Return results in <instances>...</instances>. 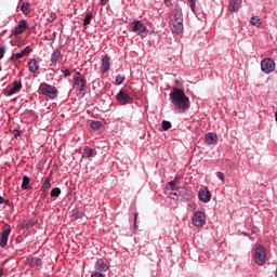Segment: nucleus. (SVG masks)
<instances>
[{
    "label": "nucleus",
    "instance_id": "1",
    "mask_svg": "<svg viewBox=\"0 0 277 277\" xmlns=\"http://www.w3.org/2000/svg\"><path fill=\"white\" fill-rule=\"evenodd\" d=\"M170 100L175 107H179V109H182L183 111H185V109H189V97L185 95V91L174 88L170 93Z\"/></svg>",
    "mask_w": 277,
    "mask_h": 277
},
{
    "label": "nucleus",
    "instance_id": "2",
    "mask_svg": "<svg viewBox=\"0 0 277 277\" xmlns=\"http://www.w3.org/2000/svg\"><path fill=\"white\" fill-rule=\"evenodd\" d=\"M169 27L172 34H182L183 31V12L174 10L170 15Z\"/></svg>",
    "mask_w": 277,
    "mask_h": 277
},
{
    "label": "nucleus",
    "instance_id": "3",
    "mask_svg": "<svg viewBox=\"0 0 277 277\" xmlns=\"http://www.w3.org/2000/svg\"><path fill=\"white\" fill-rule=\"evenodd\" d=\"M253 259L256 263V265H265V262L267 261V250L263 246H258L254 251Z\"/></svg>",
    "mask_w": 277,
    "mask_h": 277
},
{
    "label": "nucleus",
    "instance_id": "4",
    "mask_svg": "<svg viewBox=\"0 0 277 277\" xmlns=\"http://www.w3.org/2000/svg\"><path fill=\"white\" fill-rule=\"evenodd\" d=\"M261 70L262 72H265V75H269V72L276 70V63L272 58H264L261 62Z\"/></svg>",
    "mask_w": 277,
    "mask_h": 277
},
{
    "label": "nucleus",
    "instance_id": "5",
    "mask_svg": "<svg viewBox=\"0 0 277 277\" xmlns=\"http://www.w3.org/2000/svg\"><path fill=\"white\" fill-rule=\"evenodd\" d=\"M132 31L134 34H138L140 36H144V34H148V28L142 23V21H133L131 24Z\"/></svg>",
    "mask_w": 277,
    "mask_h": 277
},
{
    "label": "nucleus",
    "instance_id": "6",
    "mask_svg": "<svg viewBox=\"0 0 277 277\" xmlns=\"http://www.w3.org/2000/svg\"><path fill=\"white\" fill-rule=\"evenodd\" d=\"M11 233H12V227L9 224L3 225L2 232L0 235V247L1 248H5V246H8V238L10 237Z\"/></svg>",
    "mask_w": 277,
    "mask_h": 277
},
{
    "label": "nucleus",
    "instance_id": "7",
    "mask_svg": "<svg viewBox=\"0 0 277 277\" xmlns=\"http://www.w3.org/2000/svg\"><path fill=\"white\" fill-rule=\"evenodd\" d=\"M193 224L197 227L205 226L207 224V217L205 216V212H195L193 215Z\"/></svg>",
    "mask_w": 277,
    "mask_h": 277
},
{
    "label": "nucleus",
    "instance_id": "8",
    "mask_svg": "<svg viewBox=\"0 0 277 277\" xmlns=\"http://www.w3.org/2000/svg\"><path fill=\"white\" fill-rule=\"evenodd\" d=\"M40 90L41 93L49 98H55L57 96V89H55V87H52L51 84H43L41 85Z\"/></svg>",
    "mask_w": 277,
    "mask_h": 277
},
{
    "label": "nucleus",
    "instance_id": "9",
    "mask_svg": "<svg viewBox=\"0 0 277 277\" xmlns=\"http://www.w3.org/2000/svg\"><path fill=\"white\" fill-rule=\"evenodd\" d=\"M117 101L120 103V105H127L133 102V96H131L129 92L121 90L117 94Z\"/></svg>",
    "mask_w": 277,
    "mask_h": 277
},
{
    "label": "nucleus",
    "instance_id": "10",
    "mask_svg": "<svg viewBox=\"0 0 277 277\" xmlns=\"http://www.w3.org/2000/svg\"><path fill=\"white\" fill-rule=\"evenodd\" d=\"M23 90V83L21 81H14L12 87H9L4 92L5 96H12L16 94V92H21Z\"/></svg>",
    "mask_w": 277,
    "mask_h": 277
},
{
    "label": "nucleus",
    "instance_id": "11",
    "mask_svg": "<svg viewBox=\"0 0 277 277\" xmlns=\"http://www.w3.org/2000/svg\"><path fill=\"white\" fill-rule=\"evenodd\" d=\"M174 196H177V198H181L182 200H189V198H192V192L187 190L186 188L180 187L176 188V193H174Z\"/></svg>",
    "mask_w": 277,
    "mask_h": 277
},
{
    "label": "nucleus",
    "instance_id": "12",
    "mask_svg": "<svg viewBox=\"0 0 277 277\" xmlns=\"http://www.w3.org/2000/svg\"><path fill=\"white\" fill-rule=\"evenodd\" d=\"M198 198L199 200H201V202H209L211 200V192L209 190V188L208 187L201 188L199 190Z\"/></svg>",
    "mask_w": 277,
    "mask_h": 277
},
{
    "label": "nucleus",
    "instance_id": "13",
    "mask_svg": "<svg viewBox=\"0 0 277 277\" xmlns=\"http://www.w3.org/2000/svg\"><path fill=\"white\" fill-rule=\"evenodd\" d=\"M27 31V22L25 19L19 21L18 25L14 28V36H21V34H25Z\"/></svg>",
    "mask_w": 277,
    "mask_h": 277
},
{
    "label": "nucleus",
    "instance_id": "14",
    "mask_svg": "<svg viewBox=\"0 0 277 277\" xmlns=\"http://www.w3.org/2000/svg\"><path fill=\"white\" fill-rule=\"evenodd\" d=\"M26 265L29 267H42V260L37 256L28 258L26 260Z\"/></svg>",
    "mask_w": 277,
    "mask_h": 277
},
{
    "label": "nucleus",
    "instance_id": "15",
    "mask_svg": "<svg viewBox=\"0 0 277 277\" xmlns=\"http://www.w3.org/2000/svg\"><path fill=\"white\" fill-rule=\"evenodd\" d=\"M205 140L207 142V144L213 145V144H217V134L213 133V132H209L205 135Z\"/></svg>",
    "mask_w": 277,
    "mask_h": 277
},
{
    "label": "nucleus",
    "instance_id": "16",
    "mask_svg": "<svg viewBox=\"0 0 277 277\" xmlns=\"http://www.w3.org/2000/svg\"><path fill=\"white\" fill-rule=\"evenodd\" d=\"M60 60H62V51L55 50L51 55V65L57 66V62H60Z\"/></svg>",
    "mask_w": 277,
    "mask_h": 277
},
{
    "label": "nucleus",
    "instance_id": "17",
    "mask_svg": "<svg viewBox=\"0 0 277 277\" xmlns=\"http://www.w3.org/2000/svg\"><path fill=\"white\" fill-rule=\"evenodd\" d=\"M28 69L29 72L36 74L40 69V65H38V61L36 58H32L28 62Z\"/></svg>",
    "mask_w": 277,
    "mask_h": 277
},
{
    "label": "nucleus",
    "instance_id": "18",
    "mask_svg": "<svg viewBox=\"0 0 277 277\" xmlns=\"http://www.w3.org/2000/svg\"><path fill=\"white\" fill-rule=\"evenodd\" d=\"M110 67H111L110 58L109 56L106 55L102 58V72H107Z\"/></svg>",
    "mask_w": 277,
    "mask_h": 277
},
{
    "label": "nucleus",
    "instance_id": "19",
    "mask_svg": "<svg viewBox=\"0 0 277 277\" xmlns=\"http://www.w3.org/2000/svg\"><path fill=\"white\" fill-rule=\"evenodd\" d=\"M241 8V0H229V12H237Z\"/></svg>",
    "mask_w": 277,
    "mask_h": 277
},
{
    "label": "nucleus",
    "instance_id": "20",
    "mask_svg": "<svg viewBox=\"0 0 277 277\" xmlns=\"http://www.w3.org/2000/svg\"><path fill=\"white\" fill-rule=\"evenodd\" d=\"M95 269L97 272H107L109 269V264L105 263L103 260L96 262Z\"/></svg>",
    "mask_w": 277,
    "mask_h": 277
},
{
    "label": "nucleus",
    "instance_id": "21",
    "mask_svg": "<svg viewBox=\"0 0 277 277\" xmlns=\"http://www.w3.org/2000/svg\"><path fill=\"white\" fill-rule=\"evenodd\" d=\"M83 78L81 77V72H76V75L74 76V83L75 85L79 87L81 85V83H83Z\"/></svg>",
    "mask_w": 277,
    "mask_h": 277
},
{
    "label": "nucleus",
    "instance_id": "22",
    "mask_svg": "<svg viewBox=\"0 0 277 277\" xmlns=\"http://www.w3.org/2000/svg\"><path fill=\"white\" fill-rule=\"evenodd\" d=\"M30 6H31V4L29 2H23L22 3L21 10H22V12L25 16H27L29 14V8Z\"/></svg>",
    "mask_w": 277,
    "mask_h": 277
},
{
    "label": "nucleus",
    "instance_id": "23",
    "mask_svg": "<svg viewBox=\"0 0 277 277\" xmlns=\"http://www.w3.org/2000/svg\"><path fill=\"white\" fill-rule=\"evenodd\" d=\"M92 18H94V14L92 12H88L83 19V25L87 27V25H90L92 23Z\"/></svg>",
    "mask_w": 277,
    "mask_h": 277
},
{
    "label": "nucleus",
    "instance_id": "24",
    "mask_svg": "<svg viewBox=\"0 0 277 277\" xmlns=\"http://www.w3.org/2000/svg\"><path fill=\"white\" fill-rule=\"evenodd\" d=\"M250 23L251 25H253V27H261V25H263V22L260 19L259 16L251 17Z\"/></svg>",
    "mask_w": 277,
    "mask_h": 277
},
{
    "label": "nucleus",
    "instance_id": "25",
    "mask_svg": "<svg viewBox=\"0 0 277 277\" xmlns=\"http://www.w3.org/2000/svg\"><path fill=\"white\" fill-rule=\"evenodd\" d=\"M30 181H31V179H29V176L24 175L23 176V182H22V189H29Z\"/></svg>",
    "mask_w": 277,
    "mask_h": 277
},
{
    "label": "nucleus",
    "instance_id": "26",
    "mask_svg": "<svg viewBox=\"0 0 277 277\" xmlns=\"http://www.w3.org/2000/svg\"><path fill=\"white\" fill-rule=\"evenodd\" d=\"M92 155H94V149L90 147H85L83 150L82 157L88 158V157H92Z\"/></svg>",
    "mask_w": 277,
    "mask_h": 277
},
{
    "label": "nucleus",
    "instance_id": "27",
    "mask_svg": "<svg viewBox=\"0 0 277 277\" xmlns=\"http://www.w3.org/2000/svg\"><path fill=\"white\" fill-rule=\"evenodd\" d=\"M60 194H62V189L58 187L53 188L50 193L52 198H58Z\"/></svg>",
    "mask_w": 277,
    "mask_h": 277
},
{
    "label": "nucleus",
    "instance_id": "28",
    "mask_svg": "<svg viewBox=\"0 0 277 277\" xmlns=\"http://www.w3.org/2000/svg\"><path fill=\"white\" fill-rule=\"evenodd\" d=\"M103 127V123L101 121H92L91 122V129H94V131H98Z\"/></svg>",
    "mask_w": 277,
    "mask_h": 277
},
{
    "label": "nucleus",
    "instance_id": "29",
    "mask_svg": "<svg viewBox=\"0 0 277 277\" xmlns=\"http://www.w3.org/2000/svg\"><path fill=\"white\" fill-rule=\"evenodd\" d=\"M50 187H51V177H47L43 182L42 189L47 190V189H50Z\"/></svg>",
    "mask_w": 277,
    "mask_h": 277
},
{
    "label": "nucleus",
    "instance_id": "30",
    "mask_svg": "<svg viewBox=\"0 0 277 277\" xmlns=\"http://www.w3.org/2000/svg\"><path fill=\"white\" fill-rule=\"evenodd\" d=\"M163 131H169V129H172V123L170 121L163 120L161 122Z\"/></svg>",
    "mask_w": 277,
    "mask_h": 277
},
{
    "label": "nucleus",
    "instance_id": "31",
    "mask_svg": "<svg viewBox=\"0 0 277 277\" xmlns=\"http://www.w3.org/2000/svg\"><path fill=\"white\" fill-rule=\"evenodd\" d=\"M23 52H21V53H17V54H13L12 56H11V62H16V60H23Z\"/></svg>",
    "mask_w": 277,
    "mask_h": 277
},
{
    "label": "nucleus",
    "instance_id": "32",
    "mask_svg": "<svg viewBox=\"0 0 277 277\" xmlns=\"http://www.w3.org/2000/svg\"><path fill=\"white\" fill-rule=\"evenodd\" d=\"M116 83H117V85H122V83H124V76L118 75L116 77Z\"/></svg>",
    "mask_w": 277,
    "mask_h": 277
},
{
    "label": "nucleus",
    "instance_id": "33",
    "mask_svg": "<svg viewBox=\"0 0 277 277\" xmlns=\"http://www.w3.org/2000/svg\"><path fill=\"white\" fill-rule=\"evenodd\" d=\"M31 53V48L30 47H26L23 51H22V55L25 57V55H29Z\"/></svg>",
    "mask_w": 277,
    "mask_h": 277
},
{
    "label": "nucleus",
    "instance_id": "34",
    "mask_svg": "<svg viewBox=\"0 0 277 277\" xmlns=\"http://www.w3.org/2000/svg\"><path fill=\"white\" fill-rule=\"evenodd\" d=\"M31 53V48L30 47H26L23 51H22V55L25 57V55H29Z\"/></svg>",
    "mask_w": 277,
    "mask_h": 277
},
{
    "label": "nucleus",
    "instance_id": "35",
    "mask_svg": "<svg viewBox=\"0 0 277 277\" xmlns=\"http://www.w3.org/2000/svg\"><path fill=\"white\" fill-rule=\"evenodd\" d=\"M168 185H169L170 189L172 192H174L176 189L177 184H176V181H171V182L168 183Z\"/></svg>",
    "mask_w": 277,
    "mask_h": 277
},
{
    "label": "nucleus",
    "instance_id": "36",
    "mask_svg": "<svg viewBox=\"0 0 277 277\" xmlns=\"http://www.w3.org/2000/svg\"><path fill=\"white\" fill-rule=\"evenodd\" d=\"M190 4V9L193 10L194 14H196V0H188Z\"/></svg>",
    "mask_w": 277,
    "mask_h": 277
},
{
    "label": "nucleus",
    "instance_id": "37",
    "mask_svg": "<svg viewBox=\"0 0 277 277\" xmlns=\"http://www.w3.org/2000/svg\"><path fill=\"white\" fill-rule=\"evenodd\" d=\"M79 94L85 92V82H81V85H78Z\"/></svg>",
    "mask_w": 277,
    "mask_h": 277
},
{
    "label": "nucleus",
    "instance_id": "38",
    "mask_svg": "<svg viewBox=\"0 0 277 277\" xmlns=\"http://www.w3.org/2000/svg\"><path fill=\"white\" fill-rule=\"evenodd\" d=\"M4 56H5V48L0 47V60H3Z\"/></svg>",
    "mask_w": 277,
    "mask_h": 277
},
{
    "label": "nucleus",
    "instance_id": "39",
    "mask_svg": "<svg viewBox=\"0 0 277 277\" xmlns=\"http://www.w3.org/2000/svg\"><path fill=\"white\" fill-rule=\"evenodd\" d=\"M216 176H217V179H220V181H222V183H224V181H225L224 173L217 172Z\"/></svg>",
    "mask_w": 277,
    "mask_h": 277
},
{
    "label": "nucleus",
    "instance_id": "40",
    "mask_svg": "<svg viewBox=\"0 0 277 277\" xmlns=\"http://www.w3.org/2000/svg\"><path fill=\"white\" fill-rule=\"evenodd\" d=\"M55 18H57V15H55V13H51L50 17L48 18V21L50 23H53V21H55Z\"/></svg>",
    "mask_w": 277,
    "mask_h": 277
},
{
    "label": "nucleus",
    "instance_id": "41",
    "mask_svg": "<svg viewBox=\"0 0 277 277\" xmlns=\"http://www.w3.org/2000/svg\"><path fill=\"white\" fill-rule=\"evenodd\" d=\"M21 133H23V131H21V130H14V137H15V138L21 137Z\"/></svg>",
    "mask_w": 277,
    "mask_h": 277
},
{
    "label": "nucleus",
    "instance_id": "42",
    "mask_svg": "<svg viewBox=\"0 0 277 277\" xmlns=\"http://www.w3.org/2000/svg\"><path fill=\"white\" fill-rule=\"evenodd\" d=\"M3 203L10 205V200H4V198L0 196V205H3Z\"/></svg>",
    "mask_w": 277,
    "mask_h": 277
},
{
    "label": "nucleus",
    "instance_id": "43",
    "mask_svg": "<svg viewBox=\"0 0 277 277\" xmlns=\"http://www.w3.org/2000/svg\"><path fill=\"white\" fill-rule=\"evenodd\" d=\"M91 277H105V275L101 273H93Z\"/></svg>",
    "mask_w": 277,
    "mask_h": 277
},
{
    "label": "nucleus",
    "instance_id": "44",
    "mask_svg": "<svg viewBox=\"0 0 277 277\" xmlns=\"http://www.w3.org/2000/svg\"><path fill=\"white\" fill-rule=\"evenodd\" d=\"M134 228H137V213H134Z\"/></svg>",
    "mask_w": 277,
    "mask_h": 277
},
{
    "label": "nucleus",
    "instance_id": "45",
    "mask_svg": "<svg viewBox=\"0 0 277 277\" xmlns=\"http://www.w3.org/2000/svg\"><path fill=\"white\" fill-rule=\"evenodd\" d=\"M71 72L69 69H65L64 77H70Z\"/></svg>",
    "mask_w": 277,
    "mask_h": 277
},
{
    "label": "nucleus",
    "instance_id": "46",
    "mask_svg": "<svg viewBox=\"0 0 277 277\" xmlns=\"http://www.w3.org/2000/svg\"><path fill=\"white\" fill-rule=\"evenodd\" d=\"M173 181H175V183L179 185V181H181V176L176 175Z\"/></svg>",
    "mask_w": 277,
    "mask_h": 277
},
{
    "label": "nucleus",
    "instance_id": "47",
    "mask_svg": "<svg viewBox=\"0 0 277 277\" xmlns=\"http://www.w3.org/2000/svg\"><path fill=\"white\" fill-rule=\"evenodd\" d=\"M107 1L109 0H101V5H107Z\"/></svg>",
    "mask_w": 277,
    "mask_h": 277
},
{
    "label": "nucleus",
    "instance_id": "48",
    "mask_svg": "<svg viewBox=\"0 0 277 277\" xmlns=\"http://www.w3.org/2000/svg\"><path fill=\"white\" fill-rule=\"evenodd\" d=\"M4 272L3 268H0V277L3 276Z\"/></svg>",
    "mask_w": 277,
    "mask_h": 277
},
{
    "label": "nucleus",
    "instance_id": "49",
    "mask_svg": "<svg viewBox=\"0 0 277 277\" xmlns=\"http://www.w3.org/2000/svg\"><path fill=\"white\" fill-rule=\"evenodd\" d=\"M77 217L79 219L83 217V213H79Z\"/></svg>",
    "mask_w": 277,
    "mask_h": 277
},
{
    "label": "nucleus",
    "instance_id": "50",
    "mask_svg": "<svg viewBox=\"0 0 277 277\" xmlns=\"http://www.w3.org/2000/svg\"><path fill=\"white\" fill-rule=\"evenodd\" d=\"M275 120H276V122H277V110H276V113H275Z\"/></svg>",
    "mask_w": 277,
    "mask_h": 277
}]
</instances>
